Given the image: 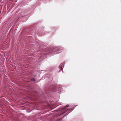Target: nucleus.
<instances>
[{
	"instance_id": "f257e3e1",
	"label": "nucleus",
	"mask_w": 121,
	"mask_h": 121,
	"mask_svg": "<svg viewBox=\"0 0 121 121\" xmlns=\"http://www.w3.org/2000/svg\"><path fill=\"white\" fill-rule=\"evenodd\" d=\"M55 50H57V51H61L60 52L62 51H61V50H62V49H60V48H56L54 49Z\"/></svg>"
},
{
	"instance_id": "f03ea898",
	"label": "nucleus",
	"mask_w": 121,
	"mask_h": 121,
	"mask_svg": "<svg viewBox=\"0 0 121 121\" xmlns=\"http://www.w3.org/2000/svg\"><path fill=\"white\" fill-rule=\"evenodd\" d=\"M31 80L32 81H35V79L34 78H32L31 79Z\"/></svg>"
},
{
	"instance_id": "7ed1b4c3",
	"label": "nucleus",
	"mask_w": 121,
	"mask_h": 121,
	"mask_svg": "<svg viewBox=\"0 0 121 121\" xmlns=\"http://www.w3.org/2000/svg\"><path fill=\"white\" fill-rule=\"evenodd\" d=\"M68 105H67L64 108H63V109H64L65 108H66L67 107H68Z\"/></svg>"
},
{
	"instance_id": "20e7f679",
	"label": "nucleus",
	"mask_w": 121,
	"mask_h": 121,
	"mask_svg": "<svg viewBox=\"0 0 121 121\" xmlns=\"http://www.w3.org/2000/svg\"><path fill=\"white\" fill-rule=\"evenodd\" d=\"M61 70L62 71V70L63 69V68H61Z\"/></svg>"
}]
</instances>
